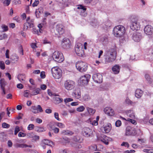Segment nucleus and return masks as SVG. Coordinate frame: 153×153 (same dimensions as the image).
<instances>
[{"instance_id":"obj_1","label":"nucleus","mask_w":153,"mask_h":153,"mask_svg":"<svg viewBox=\"0 0 153 153\" xmlns=\"http://www.w3.org/2000/svg\"><path fill=\"white\" fill-rule=\"evenodd\" d=\"M126 31L124 27L122 25L116 26L113 28V33L117 37H121L123 36Z\"/></svg>"},{"instance_id":"obj_2","label":"nucleus","mask_w":153,"mask_h":153,"mask_svg":"<svg viewBox=\"0 0 153 153\" xmlns=\"http://www.w3.org/2000/svg\"><path fill=\"white\" fill-rule=\"evenodd\" d=\"M53 59L58 62H61L64 60V57L62 54L58 51H55L52 55Z\"/></svg>"},{"instance_id":"obj_3","label":"nucleus","mask_w":153,"mask_h":153,"mask_svg":"<svg viewBox=\"0 0 153 153\" xmlns=\"http://www.w3.org/2000/svg\"><path fill=\"white\" fill-rule=\"evenodd\" d=\"M53 76L56 79L60 78L62 76V71L57 67L53 68L51 70Z\"/></svg>"},{"instance_id":"obj_4","label":"nucleus","mask_w":153,"mask_h":153,"mask_svg":"<svg viewBox=\"0 0 153 153\" xmlns=\"http://www.w3.org/2000/svg\"><path fill=\"white\" fill-rule=\"evenodd\" d=\"M76 69L81 72L86 71L88 68L87 64L85 62L82 61H79L76 64Z\"/></svg>"},{"instance_id":"obj_5","label":"nucleus","mask_w":153,"mask_h":153,"mask_svg":"<svg viewBox=\"0 0 153 153\" xmlns=\"http://www.w3.org/2000/svg\"><path fill=\"white\" fill-rule=\"evenodd\" d=\"M83 46L80 43H78L75 47V51L76 54L79 56L83 57L84 55V51L83 48Z\"/></svg>"},{"instance_id":"obj_6","label":"nucleus","mask_w":153,"mask_h":153,"mask_svg":"<svg viewBox=\"0 0 153 153\" xmlns=\"http://www.w3.org/2000/svg\"><path fill=\"white\" fill-rule=\"evenodd\" d=\"M140 20L139 19H133L131 20V24L130 27L133 30H139L140 28Z\"/></svg>"},{"instance_id":"obj_7","label":"nucleus","mask_w":153,"mask_h":153,"mask_svg":"<svg viewBox=\"0 0 153 153\" xmlns=\"http://www.w3.org/2000/svg\"><path fill=\"white\" fill-rule=\"evenodd\" d=\"M74 82L72 80H68L64 83L65 88L68 90H71L73 89L75 87Z\"/></svg>"},{"instance_id":"obj_8","label":"nucleus","mask_w":153,"mask_h":153,"mask_svg":"<svg viewBox=\"0 0 153 153\" xmlns=\"http://www.w3.org/2000/svg\"><path fill=\"white\" fill-rule=\"evenodd\" d=\"M61 45L63 48L68 49L70 48L71 46V41L68 38H64L62 41Z\"/></svg>"},{"instance_id":"obj_9","label":"nucleus","mask_w":153,"mask_h":153,"mask_svg":"<svg viewBox=\"0 0 153 153\" xmlns=\"http://www.w3.org/2000/svg\"><path fill=\"white\" fill-rule=\"evenodd\" d=\"M90 77L91 76L89 74H86L82 76L80 79V83L82 85H87Z\"/></svg>"},{"instance_id":"obj_10","label":"nucleus","mask_w":153,"mask_h":153,"mask_svg":"<svg viewBox=\"0 0 153 153\" xmlns=\"http://www.w3.org/2000/svg\"><path fill=\"white\" fill-rule=\"evenodd\" d=\"M92 78L94 81L97 83H101L102 81V76L100 74L97 73L94 74Z\"/></svg>"},{"instance_id":"obj_11","label":"nucleus","mask_w":153,"mask_h":153,"mask_svg":"<svg viewBox=\"0 0 153 153\" xmlns=\"http://www.w3.org/2000/svg\"><path fill=\"white\" fill-rule=\"evenodd\" d=\"M111 128V125L110 123H108L103 125L101 127L100 130L104 133H107L109 132Z\"/></svg>"},{"instance_id":"obj_12","label":"nucleus","mask_w":153,"mask_h":153,"mask_svg":"<svg viewBox=\"0 0 153 153\" xmlns=\"http://www.w3.org/2000/svg\"><path fill=\"white\" fill-rule=\"evenodd\" d=\"M99 140L101 141L102 142L104 143L106 145H108V141H110L111 139L107 137L104 134L101 135L98 137Z\"/></svg>"},{"instance_id":"obj_13","label":"nucleus","mask_w":153,"mask_h":153,"mask_svg":"<svg viewBox=\"0 0 153 153\" xmlns=\"http://www.w3.org/2000/svg\"><path fill=\"white\" fill-rule=\"evenodd\" d=\"M133 40L136 42H140L142 38V34L139 32H135L134 33L132 36Z\"/></svg>"},{"instance_id":"obj_14","label":"nucleus","mask_w":153,"mask_h":153,"mask_svg":"<svg viewBox=\"0 0 153 153\" xmlns=\"http://www.w3.org/2000/svg\"><path fill=\"white\" fill-rule=\"evenodd\" d=\"M136 133L134 129L130 126H128L126 129V136L135 135Z\"/></svg>"},{"instance_id":"obj_15","label":"nucleus","mask_w":153,"mask_h":153,"mask_svg":"<svg viewBox=\"0 0 153 153\" xmlns=\"http://www.w3.org/2000/svg\"><path fill=\"white\" fill-rule=\"evenodd\" d=\"M82 132L83 135L87 137L91 136L92 134L91 130L88 127L84 128Z\"/></svg>"},{"instance_id":"obj_16","label":"nucleus","mask_w":153,"mask_h":153,"mask_svg":"<svg viewBox=\"0 0 153 153\" xmlns=\"http://www.w3.org/2000/svg\"><path fill=\"white\" fill-rule=\"evenodd\" d=\"M144 31L145 34L147 35H150L153 32V28L150 25L146 26L144 28Z\"/></svg>"},{"instance_id":"obj_17","label":"nucleus","mask_w":153,"mask_h":153,"mask_svg":"<svg viewBox=\"0 0 153 153\" xmlns=\"http://www.w3.org/2000/svg\"><path fill=\"white\" fill-rule=\"evenodd\" d=\"M105 63H108L113 62L116 59V57L114 56H111L105 53Z\"/></svg>"},{"instance_id":"obj_18","label":"nucleus","mask_w":153,"mask_h":153,"mask_svg":"<svg viewBox=\"0 0 153 153\" xmlns=\"http://www.w3.org/2000/svg\"><path fill=\"white\" fill-rule=\"evenodd\" d=\"M56 30L59 34H62L64 32V26L61 24H59L56 26Z\"/></svg>"},{"instance_id":"obj_19","label":"nucleus","mask_w":153,"mask_h":153,"mask_svg":"<svg viewBox=\"0 0 153 153\" xmlns=\"http://www.w3.org/2000/svg\"><path fill=\"white\" fill-rule=\"evenodd\" d=\"M77 9L79 10V11L80 12V15L83 16H85L87 15V12H86V8L84 6L81 5L79 6Z\"/></svg>"},{"instance_id":"obj_20","label":"nucleus","mask_w":153,"mask_h":153,"mask_svg":"<svg viewBox=\"0 0 153 153\" xmlns=\"http://www.w3.org/2000/svg\"><path fill=\"white\" fill-rule=\"evenodd\" d=\"M104 111L106 114L109 116H112L114 114V112L113 110L110 107H106L104 109Z\"/></svg>"},{"instance_id":"obj_21","label":"nucleus","mask_w":153,"mask_h":153,"mask_svg":"<svg viewBox=\"0 0 153 153\" xmlns=\"http://www.w3.org/2000/svg\"><path fill=\"white\" fill-rule=\"evenodd\" d=\"M105 53L111 56H117V52L116 50L114 48H111L107 51Z\"/></svg>"},{"instance_id":"obj_22","label":"nucleus","mask_w":153,"mask_h":153,"mask_svg":"<svg viewBox=\"0 0 153 153\" xmlns=\"http://www.w3.org/2000/svg\"><path fill=\"white\" fill-rule=\"evenodd\" d=\"M73 96L76 99H79L81 97V92L79 89H77L73 92Z\"/></svg>"},{"instance_id":"obj_23","label":"nucleus","mask_w":153,"mask_h":153,"mask_svg":"<svg viewBox=\"0 0 153 153\" xmlns=\"http://www.w3.org/2000/svg\"><path fill=\"white\" fill-rule=\"evenodd\" d=\"M33 24L25 22L24 24L23 30H27L29 27L30 28L33 27Z\"/></svg>"},{"instance_id":"obj_24","label":"nucleus","mask_w":153,"mask_h":153,"mask_svg":"<svg viewBox=\"0 0 153 153\" xmlns=\"http://www.w3.org/2000/svg\"><path fill=\"white\" fill-rule=\"evenodd\" d=\"M120 67L118 65H116L114 66L112 68V70L114 74H118L120 70Z\"/></svg>"},{"instance_id":"obj_25","label":"nucleus","mask_w":153,"mask_h":153,"mask_svg":"<svg viewBox=\"0 0 153 153\" xmlns=\"http://www.w3.org/2000/svg\"><path fill=\"white\" fill-rule=\"evenodd\" d=\"M143 92L140 89H137L135 91V96L138 98H140L143 95Z\"/></svg>"},{"instance_id":"obj_26","label":"nucleus","mask_w":153,"mask_h":153,"mask_svg":"<svg viewBox=\"0 0 153 153\" xmlns=\"http://www.w3.org/2000/svg\"><path fill=\"white\" fill-rule=\"evenodd\" d=\"M100 41L103 44L106 43L108 42V37L106 35L102 36L100 39Z\"/></svg>"},{"instance_id":"obj_27","label":"nucleus","mask_w":153,"mask_h":153,"mask_svg":"<svg viewBox=\"0 0 153 153\" xmlns=\"http://www.w3.org/2000/svg\"><path fill=\"white\" fill-rule=\"evenodd\" d=\"M40 90L41 89L39 88H37L32 91L30 95L33 96L36 95L39 93Z\"/></svg>"},{"instance_id":"obj_28","label":"nucleus","mask_w":153,"mask_h":153,"mask_svg":"<svg viewBox=\"0 0 153 153\" xmlns=\"http://www.w3.org/2000/svg\"><path fill=\"white\" fill-rule=\"evenodd\" d=\"M0 83L1 85V89H3L4 88L6 85L7 82L5 80L2 78L1 79L0 81Z\"/></svg>"},{"instance_id":"obj_29","label":"nucleus","mask_w":153,"mask_h":153,"mask_svg":"<svg viewBox=\"0 0 153 153\" xmlns=\"http://www.w3.org/2000/svg\"><path fill=\"white\" fill-rule=\"evenodd\" d=\"M17 78L19 81H20L21 82H22L21 81H25V75L23 74H19L17 76Z\"/></svg>"},{"instance_id":"obj_30","label":"nucleus","mask_w":153,"mask_h":153,"mask_svg":"<svg viewBox=\"0 0 153 153\" xmlns=\"http://www.w3.org/2000/svg\"><path fill=\"white\" fill-rule=\"evenodd\" d=\"M53 101L55 103L59 104L62 102L63 99L59 97H56L54 98Z\"/></svg>"},{"instance_id":"obj_31","label":"nucleus","mask_w":153,"mask_h":153,"mask_svg":"<svg viewBox=\"0 0 153 153\" xmlns=\"http://www.w3.org/2000/svg\"><path fill=\"white\" fill-rule=\"evenodd\" d=\"M91 99L89 95L88 94H85L83 96V99L85 101H88Z\"/></svg>"},{"instance_id":"obj_32","label":"nucleus","mask_w":153,"mask_h":153,"mask_svg":"<svg viewBox=\"0 0 153 153\" xmlns=\"http://www.w3.org/2000/svg\"><path fill=\"white\" fill-rule=\"evenodd\" d=\"M74 140V141L78 142L79 143H81L82 141V140L79 136H76L74 137L73 138Z\"/></svg>"},{"instance_id":"obj_33","label":"nucleus","mask_w":153,"mask_h":153,"mask_svg":"<svg viewBox=\"0 0 153 153\" xmlns=\"http://www.w3.org/2000/svg\"><path fill=\"white\" fill-rule=\"evenodd\" d=\"M11 59L14 62L17 61L19 59V57L17 55L15 54L11 56Z\"/></svg>"},{"instance_id":"obj_34","label":"nucleus","mask_w":153,"mask_h":153,"mask_svg":"<svg viewBox=\"0 0 153 153\" xmlns=\"http://www.w3.org/2000/svg\"><path fill=\"white\" fill-rule=\"evenodd\" d=\"M43 143L45 145L49 146H51L53 144L52 142L48 140H44L43 141Z\"/></svg>"},{"instance_id":"obj_35","label":"nucleus","mask_w":153,"mask_h":153,"mask_svg":"<svg viewBox=\"0 0 153 153\" xmlns=\"http://www.w3.org/2000/svg\"><path fill=\"white\" fill-rule=\"evenodd\" d=\"M13 146L16 148H24V144H20L16 142L14 144Z\"/></svg>"},{"instance_id":"obj_36","label":"nucleus","mask_w":153,"mask_h":153,"mask_svg":"<svg viewBox=\"0 0 153 153\" xmlns=\"http://www.w3.org/2000/svg\"><path fill=\"white\" fill-rule=\"evenodd\" d=\"M87 109L88 111V112L90 115H93L95 112V110L92 108L88 107L87 108Z\"/></svg>"},{"instance_id":"obj_37","label":"nucleus","mask_w":153,"mask_h":153,"mask_svg":"<svg viewBox=\"0 0 153 153\" xmlns=\"http://www.w3.org/2000/svg\"><path fill=\"white\" fill-rule=\"evenodd\" d=\"M62 133L64 134L70 135H72L74 134V133L72 131L69 130H64Z\"/></svg>"},{"instance_id":"obj_38","label":"nucleus","mask_w":153,"mask_h":153,"mask_svg":"<svg viewBox=\"0 0 153 153\" xmlns=\"http://www.w3.org/2000/svg\"><path fill=\"white\" fill-rule=\"evenodd\" d=\"M145 78L149 83H151L152 82V79L150 78L149 75L148 74H146L145 75Z\"/></svg>"},{"instance_id":"obj_39","label":"nucleus","mask_w":153,"mask_h":153,"mask_svg":"<svg viewBox=\"0 0 153 153\" xmlns=\"http://www.w3.org/2000/svg\"><path fill=\"white\" fill-rule=\"evenodd\" d=\"M72 146L73 147L75 148L76 149H81L82 147V146L81 145L75 143H72Z\"/></svg>"},{"instance_id":"obj_40","label":"nucleus","mask_w":153,"mask_h":153,"mask_svg":"<svg viewBox=\"0 0 153 153\" xmlns=\"http://www.w3.org/2000/svg\"><path fill=\"white\" fill-rule=\"evenodd\" d=\"M34 108H36L37 111H39V112H42L43 111L40 105H38L37 107L34 106Z\"/></svg>"},{"instance_id":"obj_41","label":"nucleus","mask_w":153,"mask_h":153,"mask_svg":"<svg viewBox=\"0 0 153 153\" xmlns=\"http://www.w3.org/2000/svg\"><path fill=\"white\" fill-rule=\"evenodd\" d=\"M36 131L39 132H42L45 131L43 127H38L36 129Z\"/></svg>"},{"instance_id":"obj_42","label":"nucleus","mask_w":153,"mask_h":153,"mask_svg":"<svg viewBox=\"0 0 153 153\" xmlns=\"http://www.w3.org/2000/svg\"><path fill=\"white\" fill-rule=\"evenodd\" d=\"M32 139V141L34 142L39 140V137L38 136L34 135Z\"/></svg>"},{"instance_id":"obj_43","label":"nucleus","mask_w":153,"mask_h":153,"mask_svg":"<svg viewBox=\"0 0 153 153\" xmlns=\"http://www.w3.org/2000/svg\"><path fill=\"white\" fill-rule=\"evenodd\" d=\"M85 109V107L83 106H81L76 108V110L79 112H82Z\"/></svg>"},{"instance_id":"obj_44","label":"nucleus","mask_w":153,"mask_h":153,"mask_svg":"<svg viewBox=\"0 0 153 153\" xmlns=\"http://www.w3.org/2000/svg\"><path fill=\"white\" fill-rule=\"evenodd\" d=\"M3 32L6 31L8 30V27L5 25L3 24L1 26Z\"/></svg>"},{"instance_id":"obj_45","label":"nucleus","mask_w":153,"mask_h":153,"mask_svg":"<svg viewBox=\"0 0 153 153\" xmlns=\"http://www.w3.org/2000/svg\"><path fill=\"white\" fill-rule=\"evenodd\" d=\"M20 131V128L18 126H16L14 129V134L16 135Z\"/></svg>"},{"instance_id":"obj_46","label":"nucleus","mask_w":153,"mask_h":153,"mask_svg":"<svg viewBox=\"0 0 153 153\" xmlns=\"http://www.w3.org/2000/svg\"><path fill=\"white\" fill-rule=\"evenodd\" d=\"M128 114L132 113L131 114H129V115L130 117L131 118H133L134 117V113H133V111L132 110H130L128 111Z\"/></svg>"},{"instance_id":"obj_47","label":"nucleus","mask_w":153,"mask_h":153,"mask_svg":"<svg viewBox=\"0 0 153 153\" xmlns=\"http://www.w3.org/2000/svg\"><path fill=\"white\" fill-rule=\"evenodd\" d=\"M0 67L2 70H3L5 69V65L4 62L3 61H1L0 63Z\"/></svg>"},{"instance_id":"obj_48","label":"nucleus","mask_w":153,"mask_h":153,"mask_svg":"<svg viewBox=\"0 0 153 153\" xmlns=\"http://www.w3.org/2000/svg\"><path fill=\"white\" fill-rule=\"evenodd\" d=\"M48 94L49 96H57V95L56 94L52 93L51 92V90L50 89H48Z\"/></svg>"},{"instance_id":"obj_49","label":"nucleus","mask_w":153,"mask_h":153,"mask_svg":"<svg viewBox=\"0 0 153 153\" xmlns=\"http://www.w3.org/2000/svg\"><path fill=\"white\" fill-rule=\"evenodd\" d=\"M143 151L146 152L148 153H153V150L144 149Z\"/></svg>"},{"instance_id":"obj_50","label":"nucleus","mask_w":153,"mask_h":153,"mask_svg":"<svg viewBox=\"0 0 153 153\" xmlns=\"http://www.w3.org/2000/svg\"><path fill=\"white\" fill-rule=\"evenodd\" d=\"M73 100L71 98H67L64 99V101L65 103L66 104L68 102L72 101Z\"/></svg>"},{"instance_id":"obj_51","label":"nucleus","mask_w":153,"mask_h":153,"mask_svg":"<svg viewBox=\"0 0 153 153\" xmlns=\"http://www.w3.org/2000/svg\"><path fill=\"white\" fill-rule=\"evenodd\" d=\"M26 22L33 24V19H30V17L29 16L27 19Z\"/></svg>"},{"instance_id":"obj_52","label":"nucleus","mask_w":153,"mask_h":153,"mask_svg":"<svg viewBox=\"0 0 153 153\" xmlns=\"http://www.w3.org/2000/svg\"><path fill=\"white\" fill-rule=\"evenodd\" d=\"M33 33L34 34H37L38 35H39V33H40V32H39V31H38V29H37L36 28H33Z\"/></svg>"},{"instance_id":"obj_53","label":"nucleus","mask_w":153,"mask_h":153,"mask_svg":"<svg viewBox=\"0 0 153 153\" xmlns=\"http://www.w3.org/2000/svg\"><path fill=\"white\" fill-rule=\"evenodd\" d=\"M10 125L5 123H4L2 124V126L4 128H8L10 127Z\"/></svg>"},{"instance_id":"obj_54","label":"nucleus","mask_w":153,"mask_h":153,"mask_svg":"<svg viewBox=\"0 0 153 153\" xmlns=\"http://www.w3.org/2000/svg\"><path fill=\"white\" fill-rule=\"evenodd\" d=\"M121 125V122L120 120H118L115 122V125L117 127H119Z\"/></svg>"},{"instance_id":"obj_55","label":"nucleus","mask_w":153,"mask_h":153,"mask_svg":"<svg viewBox=\"0 0 153 153\" xmlns=\"http://www.w3.org/2000/svg\"><path fill=\"white\" fill-rule=\"evenodd\" d=\"M34 127V126L33 124H30L27 127V129L29 130H32L33 129Z\"/></svg>"},{"instance_id":"obj_56","label":"nucleus","mask_w":153,"mask_h":153,"mask_svg":"<svg viewBox=\"0 0 153 153\" xmlns=\"http://www.w3.org/2000/svg\"><path fill=\"white\" fill-rule=\"evenodd\" d=\"M56 125L60 128H63L65 127V125L62 123H57Z\"/></svg>"},{"instance_id":"obj_57","label":"nucleus","mask_w":153,"mask_h":153,"mask_svg":"<svg viewBox=\"0 0 153 153\" xmlns=\"http://www.w3.org/2000/svg\"><path fill=\"white\" fill-rule=\"evenodd\" d=\"M51 129L52 130H53L54 133H58L59 131V129L58 128L56 127L54 128H52Z\"/></svg>"},{"instance_id":"obj_58","label":"nucleus","mask_w":153,"mask_h":153,"mask_svg":"<svg viewBox=\"0 0 153 153\" xmlns=\"http://www.w3.org/2000/svg\"><path fill=\"white\" fill-rule=\"evenodd\" d=\"M122 146H124L125 147H127V148H128L129 146V145L128 143L127 142H123L121 144Z\"/></svg>"},{"instance_id":"obj_59","label":"nucleus","mask_w":153,"mask_h":153,"mask_svg":"<svg viewBox=\"0 0 153 153\" xmlns=\"http://www.w3.org/2000/svg\"><path fill=\"white\" fill-rule=\"evenodd\" d=\"M54 117L55 118L58 120H60V119L59 118V114L58 113L55 112L54 113Z\"/></svg>"},{"instance_id":"obj_60","label":"nucleus","mask_w":153,"mask_h":153,"mask_svg":"<svg viewBox=\"0 0 153 153\" xmlns=\"http://www.w3.org/2000/svg\"><path fill=\"white\" fill-rule=\"evenodd\" d=\"M39 3V1L38 0H35V1L32 4V6L33 7H35L37 6Z\"/></svg>"},{"instance_id":"obj_61","label":"nucleus","mask_w":153,"mask_h":153,"mask_svg":"<svg viewBox=\"0 0 153 153\" xmlns=\"http://www.w3.org/2000/svg\"><path fill=\"white\" fill-rule=\"evenodd\" d=\"M126 120L130 122L131 123L133 124H136V121L134 120L128 118Z\"/></svg>"},{"instance_id":"obj_62","label":"nucleus","mask_w":153,"mask_h":153,"mask_svg":"<svg viewBox=\"0 0 153 153\" xmlns=\"http://www.w3.org/2000/svg\"><path fill=\"white\" fill-rule=\"evenodd\" d=\"M26 134L25 133H24L19 132L18 134V136L20 137H24L25 136Z\"/></svg>"},{"instance_id":"obj_63","label":"nucleus","mask_w":153,"mask_h":153,"mask_svg":"<svg viewBox=\"0 0 153 153\" xmlns=\"http://www.w3.org/2000/svg\"><path fill=\"white\" fill-rule=\"evenodd\" d=\"M19 53L22 55H23V50L22 46H20L19 48Z\"/></svg>"},{"instance_id":"obj_64","label":"nucleus","mask_w":153,"mask_h":153,"mask_svg":"<svg viewBox=\"0 0 153 153\" xmlns=\"http://www.w3.org/2000/svg\"><path fill=\"white\" fill-rule=\"evenodd\" d=\"M34 135V134L33 132L28 133L27 134V136L30 138H33Z\"/></svg>"}]
</instances>
